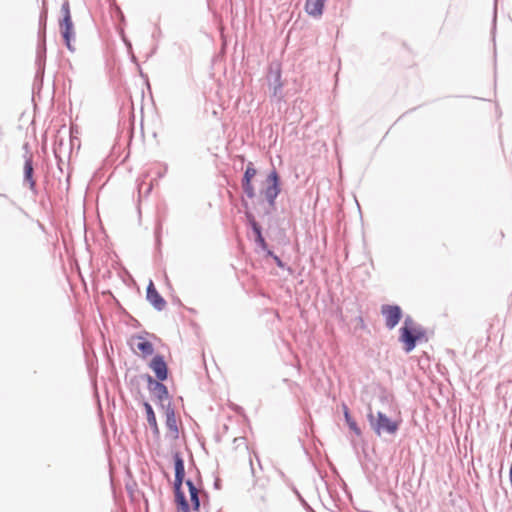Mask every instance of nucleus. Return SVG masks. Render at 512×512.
<instances>
[{
    "label": "nucleus",
    "mask_w": 512,
    "mask_h": 512,
    "mask_svg": "<svg viewBox=\"0 0 512 512\" xmlns=\"http://www.w3.org/2000/svg\"><path fill=\"white\" fill-rule=\"evenodd\" d=\"M399 341L403 344L404 351L409 353L418 342L427 341L426 330L412 317L407 316L399 330Z\"/></svg>",
    "instance_id": "f257e3e1"
},
{
    "label": "nucleus",
    "mask_w": 512,
    "mask_h": 512,
    "mask_svg": "<svg viewBox=\"0 0 512 512\" xmlns=\"http://www.w3.org/2000/svg\"><path fill=\"white\" fill-rule=\"evenodd\" d=\"M175 466V500L177 503L178 512H190L188 502L181 491V486L185 476L184 462L179 453L174 454Z\"/></svg>",
    "instance_id": "f03ea898"
},
{
    "label": "nucleus",
    "mask_w": 512,
    "mask_h": 512,
    "mask_svg": "<svg viewBox=\"0 0 512 512\" xmlns=\"http://www.w3.org/2000/svg\"><path fill=\"white\" fill-rule=\"evenodd\" d=\"M368 420L373 431L380 436L382 433L395 434L399 429L400 420H392L388 418L384 413L377 412L376 415L373 413L368 414Z\"/></svg>",
    "instance_id": "7ed1b4c3"
},
{
    "label": "nucleus",
    "mask_w": 512,
    "mask_h": 512,
    "mask_svg": "<svg viewBox=\"0 0 512 512\" xmlns=\"http://www.w3.org/2000/svg\"><path fill=\"white\" fill-rule=\"evenodd\" d=\"M61 11L63 14V19L60 22L61 33L65 40V44H66L67 48L69 50L73 51L74 48L71 45V41L74 38V29H73V23H72V19H71V15H70V7H69L68 2H65L62 5Z\"/></svg>",
    "instance_id": "20e7f679"
},
{
    "label": "nucleus",
    "mask_w": 512,
    "mask_h": 512,
    "mask_svg": "<svg viewBox=\"0 0 512 512\" xmlns=\"http://www.w3.org/2000/svg\"><path fill=\"white\" fill-rule=\"evenodd\" d=\"M381 314L385 319V325L388 329H393L399 323L402 317V310L397 305H383Z\"/></svg>",
    "instance_id": "39448f33"
},
{
    "label": "nucleus",
    "mask_w": 512,
    "mask_h": 512,
    "mask_svg": "<svg viewBox=\"0 0 512 512\" xmlns=\"http://www.w3.org/2000/svg\"><path fill=\"white\" fill-rule=\"evenodd\" d=\"M267 182L269 183V186L265 189V197L266 199L273 204L275 198L278 196L280 192L279 188V177L276 171H272L268 177Z\"/></svg>",
    "instance_id": "423d86ee"
},
{
    "label": "nucleus",
    "mask_w": 512,
    "mask_h": 512,
    "mask_svg": "<svg viewBox=\"0 0 512 512\" xmlns=\"http://www.w3.org/2000/svg\"><path fill=\"white\" fill-rule=\"evenodd\" d=\"M131 345L134 351L142 357L150 356L154 352L152 343L141 336L134 337Z\"/></svg>",
    "instance_id": "0eeeda50"
},
{
    "label": "nucleus",
    "mask_w": 512,
    "mask_h": 512,
    "mask_svg": "<svg viewBox=\"0 0 512 512\" xmlns=\"http://www.w3.org/2000/svg\"><path fill=\"white\" fill-rule=\"evenodd\" d=\"M149 367L155 373V376L159 381H164L168 376L167 364L164 358L160 355H156L150 362Z\"/></svg>",
    "instance_id": "6e6552de"
},
{
    "label": "nucleus",
    "mask_w": 512,
    "mask_h": 512,
    "mask_svg": "<svg viewBox=\"0 0 512 512\" xmlns=\"http://www.w3.org/2000/svg\"><path fill=\"white\" fill-rule=\"evenodd\" d=\"M256 173H257V171L253 167V164L249 163L247 165L246 171L244 173L243 182H242L243 190L245 191L246 195L249 198H253L255 196V190H254V187L252 186L251 181L255 177Z\"/></svg>",
    "instance_id": "1a4fd4ad"
},
{
    "label": "nucleus",
    "mask_w": 512,
    "mask_h": 512,
    "mask_svg": "<svg viewBox=\"0 0 512 512\" xmlns=\"http://www.w3.org/2000/svg\"><path fill=\"white\" fill-rule=\"evenodd\" d=\"M147 299L157 310H162L166 305L165 300L158 293L153 281L151 280L147 287Z\"/></svg>",
    "instance_id": "9d476101"
},
{
    "label": "nucleus",
    "mask_w": 512,
    "mask_h": 512,
    "mask_svg": "<svg viewBox=\"0 0 512 512\" xmlns=\"http://www.w3.org/2000/svg\"><path fill=\"white\" fill-rule=\"evenodd\" d=\"M327 0H306L305 11L312 17H320Z\"/></svg>",
    "instance_id": "9b49d317"
},
{
    "label": "nucleus",
    "mask_w": 512,
    "mask_h": 512,
    "mask_svg": "<svg viewBox=\"0 0 512 512\" xmlns=\"http://www.w3.org/2000/svg\"><path fill=\"white\" fill-rule=\"evenodd\" d=\"M150 389L155 397L160 401L168 399V390L164 384L159 381L150 379Z\"/></svg>",
    "instance_id": "f8f14e48"
},
{
    "label": "nucleus",
    "mask_w": 512,
    "mask_h": 512,
    "mask_svg": "<svg viewBox=\"0 0 512 512\" xmlns=\"http://www.w3.org/2000/svg\"><path fill=\"white\" fill-rule=\"evenodd\" d=\"M166 425L171 434L176 437L178 434L177 421L174 411L170 408L166 411Z\"/></svg>",
    "instance_id": "ddd939ff"
},
{
    "label": "nucleus",
    "mask_w": 512,
    "mask_h": 512,
    "mask_svg": "<svg viewBox=\"0 0 512 512\" xmlns=\"http://www.w3.org/2000/svg\"><path fill=\"white\" fill-rule=\"evenodd\" d=\"M342 409H343V413H344V417H345L346 423L349 426V428L357 436H361V430L358 427L356 421L351 417L350 412H349V408L347 407V405L346 404H342Z\"/></svg>",
    "instance_id": "4468645a"
},
{
    "label": "nucleus",
    "mask_w": 512,
    "mask_h": 512,
    "mask_svg": "<svg viewBox=\"0 0 512 512\" xmlns=\"http://www.w3.org/2000/svg\"><path fill=\"white\" fill-rule=\"evenodd\" d=\"M186 485L188 486L189 496H190V501L192 503V506H193L194 510H198L199 506H200V502H199V498H198V490L194 486V484L192 483L191 480H187Z\"/></svg>",
    "instance_id": "2eb2a0df"
},
{
    "label": "nucleus",
    "mask_w": 512,
    "mask_h": 512,
    "mask_svg": "<svg viewBox=\"0 0 512 512\" xmlns=\"http://www.w3.org/2000/svg\"><path fill=\"white\" fill-rule=\"evenodd\" d=\"M144 406H145V410H146V414H147V421H148L149 425L151 426V428L154 430L155 433H158L159 429H158V425H157V421H156V416H155V413H154L151 405L149 403H145Z\"/></svg>",
    "instance_id": "dca6fc26"
},
{
    "label": "nucleus",
    "mask_w": 512,
    "mask_h": 512,
    "mask_svg": "<svg viewBox=\"0 0 512 512\" xmlns=\"http://www.w3.org/2000/svg\"><path fill=\"white\" fill-rule=\"evenodd\" d=\"M24 177L25 180L29 183L30 188L35 186V181L33 179V166L31 159H27L24 164Z\"/></svg>",
    "instance_id": "f3484780"
},
{
    "label": "nucleus",
    "mask_w": 512,
    "mask_h": 512,
    "mask_svg": "<svg viewBox=\"0 0 512 512\" xmlns=\"http://www.w3.org/2000/svg\"><path fill=\"white\" fill-rule=\"evenodd\" d=\"M267 254L273 258V260L275 261V263L277 264L278 267H280V268L284 267V264L281 261V259L277 255H275L272 251L268 250Z\"/></svg>",
    "instance_id": "a211bd4d"
},
{
    "label": "nucleus",
    "mask_w": 512,
    "mask_h": 512,
    "mask_svg": "<svg viewBox=\"0 0 512 512\" xmlns=\"http://www.w3.org/2000/svg\"><path fill=\"white\" fill-rule=\"evenodd\" d=\"M256 241L259 243V245L266 250L267 249V243L265 242L261 231H258V237H256Z\"/></svg>",
    "instance_id": "6ab92c4d"
},
{
    "label": "nucleus",
    "mask_w": 512,
    "mask_h": 512,
    "mask_svg": "<svg viewBox=\"0 0 512 512\" xmlns=\"http://www.w3.org/2000/svg\"><path fill=\"white\" fill-rule=\"evenodd\" d=\"M253 230L256 233V237H258V231H261L260 227L257 225V223H253Z\"/></svg>",
    "instance_id": "aec40b11"
}]
</instances>
